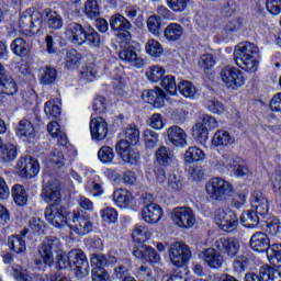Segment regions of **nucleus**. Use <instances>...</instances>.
I'll return each mask as SVG.
<instances>
[{
  "label": "nucleus",
  "mask_w": 281,
  "mask_h": 281,
  "mask_svg": "<svg viewBox=\"0 0 281 281\" xmlns=\"http://www.w3.org/2000/svg\"><path fill=\"white\" fill-rule=\"evenodd\" d=\"M168 186L172 192H181L186 188V182H183V177L170 173Z\"/></svg>",
  "instance_id": "nucleus-54"
},
{
  "label": "nucleus",
  "mask_w": 281,
  "mask_h": 281,
  "mask_svg": "<svg viewBox=\"0 0 281 281\" xmlns=\"http://www.w3.org/2000/svg\"><path fill=\"white\" fill-rule=\"evenodd\" d=\"M231 198V205L232 207H235V210H240V207L245 206V203H247V193L245 192H235L233 190Z\"/></svg>",
  "instance_id": "nucleus-56"
},
{
  "label": "nucleus",
  "mask_w": 281,
  "mask_h": 281,
  "mask_svg": "<svg viewBox=\"0 0 281 281\" xmlns=\"http://www.w3.org/2000/svg\"><path fill=\"white\" fill-rule=\"evenodd\" d=\"M205 191L212 201H227L234 192V186L221 177H214L206 183Z\"/></svg>",
  "instance_id": "nucleus-7"
},
{
  "label": "nucleus",
  "mask_w": 281,
  "mask_h": 281,
  "mask_svg": "<svg viewBox=\"0 0 281 281\" xmlns=\"http://www.w3.org/2000/svg\"><path fill=\"white\" fill-rule=\"evenodd\" d=\"M109 21L110 29L119 41H131V38H133V34H131L133 24L126 16L120 13H114L110 16Z\"/></svg>",
  "instance_id": "nucleus-11"
},
{
  "label": "nucleus",
  "mask_w": 281,
  "mask_h": 281,
  "mask_svg": "<svg viewBox=\"0 0 281 281\" xmlns=\"http://www.w3.org/2000/svg\"><path fill=\"white\" fill-rule=\"evenodd\" d=\"M41 30H43V25H46L49 30H60L63 25H65L63 16L50 8L44 9L43 12H41Z\"/></svg>",
  "instance_id": "nucleus-26"
},
{
  "label": "nucleus",
  "mask_w": 281,
  "mask_h": 281,
  "mask_svg": "<svg viewBox=\"0 0 281 281\" xmlns=\"http://www.w3.org/2000/svg\"><path fill=\"white\" fill-rule=\"evenodd\" d=\"M142 218L148 225H155L161 221L164 209L155 202L145 205L140 212Z\"/></svg>",
  "instance_id": "nucleus-28"
},
{
  "label": "nucleus",
  "mask_w": 281,
  "mask_h": 281,
  "mask_svg": "<svg viewBox=\"0 0 281 281\" xmlns=\"http://www.w3.org/2000/svg\"><path fill=\"white\" fill-rule=\"evenodd\" d=\"M267 258L274 269H281V244H272Z\"/></svg>",
  "instance_id": "nucleus-47"
},
{
  "label": "nucleus",
  "mask_w": 281,
  "mask_h": 281,
  "mask_svg": "<svg viewBox=\"0 0 281 281\" xmlns=\"http://www.w3.org/2000/svg\"><path fill=\"white\" fill-rule=\"evenodd\" d=\"M250 259L247 256H239L235 259L233 262V268L237 273H243L244 271H247L249 269Z\"/></svg>",
  "instance_id": "nucleus-58"
},
{
  "label": "nucleus",
  "mask_w": 281,
  "mask_h": 281,
  "mask_svg": "<svg viewBox=\"0 0 281 281\" xmlns=\"http://www.w3.org/2000/svg\"><path fill=\"white\" fill-rule=\"evenodd\" d=\"M102 0H87L85 3L83 13L87 16V19H90V21H93L100 16L102 9L100 8V2Z\"/></svg>",
  "instance_id": "nucleus-43"
},
{
  "label": "nucleus",
  "mask_w": 281,
  "mask_h": 281,
  "mask_svg": "<svg viewBox=\"0 0 281 281\" xmlns=\"http://www.w3.org/2000/svg\"><path fill=\"white\" fill-rule=\"evenodd\" d=\"M215 222L222 232H234L238 227V215L229 207L218 209Z\"/></svg>",
  "instance_id": "nucleus-17"
},
{
  "label": "nucleus",
  "mask_w": 281,
  "mask_h": 281,
  "mask_svg": "<svg viewBox=\"0 0 281 281\" xmlns=\"http://www.w3.org/2000/svg\"><path fill=\"white\" fill-rule=\"evenodd\" d=\"M112 199L119 207H126L131 205L133 195L126 189H116L112 194Z\"/></svg>",
  "instance_id": "nucleus-41"
},
{
  "label": "nucleus",
  "mask_w": 281,
  "mask_h": 281,
  "mask_svg": "<svg viewBox=\"0 0 281 281\" xmlns=\"http://www.w3.org/2000/svg\"><path fill=\"white\" fill-rule=\"evenodd\" d=\"M168 256L171 265L177 269H181L188 267L190 260H192V250L183 241H173L168 248Z\"/></svg>",
  "instance_id": "nucleus-9"
},
{
  "label": "nucleus",
  "mask_w": 281,
  "mask_h": 281,
  "mask_svg": "<svg viewBox=\"0 0 281 281\" xmlns=\"http://www.w3.org/2000/svg\"><path fill=\"white\" fill-rule=\"evenodd\" d=\"M166 3L172 12H186L190 0H166Z\"/></svg>",
  "instance_id": "nucleus-61"
},
{
  "label": "nucleus",
  "mask_w": 281,
  "mask_h": 281,
  "mask_svg": "<svg viewBox=\"0 0 281 281\" xmlns=\"http://www.w3.org/2000/svg\"><path fill=\"white\" fill-rule=\"evenodd\" d=\"M65 34L74 45H88L91 49L102 47V35L91 24L71 22L66 26Z\"/></svg>",
  "instance_id": "nucleus-4"
},
{
  "label": "nucleus",
  "mask_w": 281,
  "mask_h": 281,
  "mask_svg": "<svg viewBox=\"0 0 281 281\" xmlns=\"http://www.w3.org/2000/svg\"><path fill=\"white\" fill-rule=\"evenodd\" d=\"M60 54L65 56L66 69H78L80 63L85 60V54L78 52L76 48H63Z\"/></svg>",
  "instance_id": "nucleus-30"
},
{
  "label": "nucleus",
  "mask_w": 281,
  "mask_h": 281,
  "mask_svg": "<svg viewBox=\"0 0 281 281\" xmlns=\"http://www.w3.org/2000/svg\"><path fill=\"white\" fill-rule=\"evenodd\" d=\"M215 247L220 254L228 256V258H236L240 251V241L236 237H222L215 241Z\"/></svg>",
  "instance_id": "nucleus-22"
},
{
  "label": "nucleus",
  "mask_w": 281,
  "mask_h": 281,
  "mask_svg": "<svg viewBox=\"0 0 281 281\" xmlns=\"http://www.w3.org/2000/svg\"><path fill=\"white\" fill-rule=\"evenodd\" d=\"M276 273L281 276V272L269 265H263L259 269V274L255 272H248L245 276V281H273L276 280Z\"/></svg>",
  "instance_id": "nucleus-29"
},
{
  "label": "nucleus",
  "mask_w": 281,
  "mask_h": 281,
  "mask_svg": "<svg viewBox=\"0 0 281 281\" xmlns=\"http://www.w3.org/2000/svg\"><path fill=\"white\" fill-rule=\"evenodd\" d=\"M243 18H236L228 21L224 26V31L226 34H234L235 32H238V30L243 27Z\"/></svg>",
  "instance_id": "nucleus-63"
},
{
  "label": "nucleus",
  "mask_w": 281,
  "mask_h": 281,
  "mask_svg": "<svg viewBox=\"0 0 281 281\" xmlns=\"http://www.w3.org/2000/svg\"><path fill=\"white\" fill-rule=\"evenodd\" d=\"M171 221L181 229H190L196 223L194 211L190 206L175 207L171 212Z\"/></svg>",
  "instance_id": "nucleus-16"
},
{
  "label": "nucleus",
  "mask_w": 281,
  "mask_h": 281,
  "mask_svg": "<svg viewBox=\"0 0 281 281\" xmlns=\"http://www.w3.org/2000/svg\"><path fill=\"white\" fill-rule=\"evenodd\" d=\"M266 10L272 16H278L281 12V1L280 0H266Z\"/></svg>",
  "instance_id": "nucleus-64"
},
{
  "label": "nucleus",
  "mask_w": 281,
  "mask_h": 281,
  "mask_svg": "<svg viewBox=\"0 0 281 281\" xmlns=\"http://www.w3.org/2000/svg\"><path fill=\"white\" fill-rule=\"evenodd\" d=\"M131 269H133V260L131 258H124L121 262L114 268L113 277L116 280H126L131 277Z\"/></svg>",
  "instance_id": "nucleus-38"
},
{
  "label": "nucleus",
  "mask_w": 281,
  "mask_h": 281,
  "mask_svg": "<svg viewBox=\"0 0 281 281\" xmlns=\"http://www.w3.org/2000/svg\"><path fill=\"white\" fill-rule=\"evenodd\" d=\"M11 194L18 207H25V205H27L30 194H27L25 187L22 184H14L11 189Z\"/></svg>",
  "instance_id": "nucleus-39"
},
{
  "label": "nucleus",
  "mask_w": 281,
  "mask_h": 281,
  "mask_svg": "<svg viewBox=\"0 0 281 281\" xmlns=\"http://www.w3.org/2000/svg\"><path fill=\"white\" fill-rule=\"evenodd\" d=\"M16 172L21 179H34L41 172V162L30 155L23 156L16 162Z\"/></svg>",
  "instance_id": "nucleus-14"
},
{
  "label": "nucleus",
  "mask_w": 281,
  "mask_h": 281,
  "mask_svg": "<svg viewBox=\"0 0 281 281\" xmlns=\"http://www.w3.org/2000/svg\"><path fill=\"white\" fill-rule=\"evenodd\" d=\"M191 135L198 144H207V139H210V132L207 131V127H204L201 123H195L192 127Z\"/></svg>",
  "instance_id": "nucleus-45"
},
{
  "label": "nucleus",
  "mask_w": 281,
  "mask_h": 281,
  "mask_svg": "<svg viewBox=\"0 0 281 281\" xmlns=\"http://www.w3.org/2000/svg\"><path fill=\"white\" fill-rule=\"evenodd\" d=\"M164 24L161 23V16H158L157 14L150 15L147 19V30L153 34V36H156V38H161L164 34Z\"/></svg>",
  "instance_id": "nucleus-40"
},
{
  "label": "nucleus",
  "mask_w": 281,
  "mask_h": 281,
  "mask_svg": "<svg viewBox=\"0 0 281 281\" xmlns=\"http://www.w3.org/2000/svg\"><path fill=\"white\" fill-rule=\"evenodd\" d=\"M231 167L236 177H247V173L249 172V166H247V160L243 159L241 157L234 158Z\"/></svg>",
  "instance_id": "nucleus-52"
},
{
  "label": "nucleus",
  "mask_w": 281,
  "mask_h": 281,
  "mask_svg": "<svg viewBox=\"0 0 281 281\" xmlns=\"http://www.w3.org/2000/svg\"><path fill=\"white\" fill-rule=\"evenodd\" d=\"M0 153L4 161H14L19 155V147L12 143L2 142Z\"/></svg>",
  "instance_id": "nucleus-48"
},
{
  "label": "nucleus",
  "mask_w": 281,
  "mask_h": 281,
  "mask_svg": "<svg viewBox=\"0 0 281 281\" xmlns=\"http://www.w3.org/2000/svg\"><path fill=\"white\" fill-rule=\"evenodd\" d=\"M90 265L92 267L91 278L92 281H109V271H106V256L104 255H92L90 258Z\"/></svg>",
  "instance_id": "nucleus-19"
},
{
  "label": "nucleus",
  "mask_w": 281,
  "mask_h": 281,
  "mask_svg": "<svg viewBox=\"0 0 281 281\" xmlns=\"http://www.w3.org/2000/svg\"><path fill=\"white\" fill-rule=\"evenodd\" d=\"M206 109L213 115H223L225 113V104L218 101V99H210L206 101Z\"/></svg>",
  "instance_id": "nucleus-57"
},
{
  "label": "nucleus",
  "mask_w": 281,
  "mask_h": 281,
  "mask_svg": "<svg viewBox=\"0 0 281 281\" xmlns=\"http://www.w3.org/2000/svg\"><path fill=\"white\" fill-rule=\"evenodd\" d=\"M145 52L148 54V56H151V58H161L164 54V46L161 43H159V41L150 38L145 45Z\"/></svg>",
  "instance_id": "nucleus-49"
},
{
  "label": "nucleus",
  "mask_w": 281,
  "mask_h": 281,
  "mask_svg": "<svg viewBox=\"0 0 281 281\" xmlns=\"http://www.w3.org/2000/svg\"><path fill=\"white\" fill-rule=\"evenodd\" d=\"M11 52L14 56L27 60L32 56V46L23 37H16L11 42Z\"/></svg>",
  "instance_id": "nucleus-31"
},
{
  "label": "nucleus",
  "mask_w": 281,
  "mask_h": 281,
  "mask_svg": "<svg viewBox=\"0 0 281 281\" xmlns=\"http://www.w3.org/2000/svg\"><path fill=\"white\" fill-rule=\"evenodd\" d=\"M260 54V48L256 44L250 42H245L235 46L233 57L235 65L246 71V74H256L258 67H260V60L258 56Z\"/></svg>",
  "instance_id": "nucleus-6"
},
{
  "label": "nucleus",
  "mask_w": 281,
  "mask_h": 281,
  "mask_svg": "<svg viewBox=\"0 0 281 281\" xmlns=\"http://www.w3.org/2000/svg\"><path fill=\"white\" fill-rule=\"evenodd\" d=\"M98 159L101 164H112L115 159V153L111 146H103L98 151Z\"/></svg>",
  "instance_id": "nucleus-53"
},
{
  "label": "nucleus",
  "mask_w": 281,
  "mask_h": 281,
  "mask_svg": "<svg viewBox=\"0 0 281 281\" xmlns=\"http://www.w3.org/2000/svg\"><path fill=\"white\" fill-rule=\"evenodd\" d=\"M132 254L134 258H137V260L149 262V265H157V262L161 260V255H159L153 246H135Z\"/></svg>",
  "instance_id": "nucleus-25"
},
{
  "label": "nucleus",
  "mask_w": 281,
  "mask_h": 281,
  "mask_svg": "<svg viewBox=\"0 0 281 281\" xmlns=\"http://www.w3.org/2000/svg\"><path fill=\"white\" fill-rule=\"evenodd\" d=\"M58 78V70L54 66H45L44 74L42 75L40 82L44 87L54 85Z\"/></svg>",
  "instance_id": "nucleus-51"
},
{
  "label": "nucleus",
  "mask_w": 281,
  "mask_h": 281,
  "mask_svg": "<svg viewBox=\"0 0 281 281\" xmlns=\"http://www.w3.org/2000/svg\"><path fill=\"white\" fill-rule=\"evenodd\" d=\"M30 234V228H24L20 234H13L8 237L7 245L15 256H23L27 251V245L25 244V236Z\"/></svg>",
  "instance_id": "nucleus-24"
},
{
  "label": "nucleus",
  "mask_w": 281,
  "mask_h": 281,
  "mask_svg": "<svg viewBox=\"0 0 281 281\" xmlns=\"http://www.w3.org/2000/svg\"><path fill=\"white\" fill-rule=\"evenodd\" d=\"M47 229V224L40 217H32L29 222V231L32 232L33 236H38L40 238L46 236Z\"/></svg>",
  "instance_id": "nucleus-42"
},
{
  "label": "nucleus",
  "mask_w": 281,
  "mask_h": 281,
  "mask_svg": "<svg viewBox=\"0 0 281 281\" xmlns=\"http://www.w3.org/2000/svg\"><path fill=\"white\" fill-rule=\"evenodd\" d=\"M11 276H13L14 280L16 281H30V274L23 267L19 265H13L10 268Z\"/></svg>",
  "instance_id": "nucleus-59"
},
{
  "label": "nucleus",
  "mask_w": 281,
  "mask_h": 281,
  "mask_svg": "<svg viewBox=\"0 0 281 281\" xmlns=\"http://www.w3.org/2000/svg\"><path fill=\"white\" fill-rule=\"evenodd\" d=\"M250 249L257 254H269L271 249V239L265 232H257L250 237Z\"/></svg>",
  "instance_id": "nucleus-27"
},
{
  "label": "nucleus",
  "mask_w": 281,
  "mask_h": 281,
  "mask_svg": "<svg viewBox=\"0 0 281 281\" xmlns=\"http://www.w3.org/2000/svg\"><path fill=\"white\" fill-rule=\"evenodd\" d=\"M125 138H121L115 145V151L124 164L137 166L139 164V151L133 150V146L139 143V128L136 124H130L124 131Z\"/></svg>",
  "instance_id": "nucleus-5"
},
{
  "label": "nucleus",
  "mask_w": 281,
  "mask_h": 281,
  "mask_svg": "<svg viewBox=\"0 0 281 281\" xmlns=\"http://www.w3.org/2000/svg\"><path fill=\"white\" fill-rule=\"evenodd\" d=\"M137 45L139 44L133 41V38L121 40V50L119 52V58L124 60V63H133V66L136 69H142L144 65H146V61L137 55V52H139Z\"/></svg>",
  "instance_id": "nucleus-10"
},
{
  "label": "nucleus",
  "mask_w": 281,
  "mask_h": 281,
  "mask_svg": "<svg viewBox=\"0 0 281 281\" xmlns=\"http://www.w3.org/2000/svg\"><path fill=\"white\" fill-rule=\"evenodd\" d=\"M165 140L168 146H173V148H186L188 146V134L179 125H172L167 130Z\"/></svg>",
  "instance_id": "nucleus-20"
},
{
  "label": "nucleus",
  "mask_w": 281,
  "mask_h": 281,
  "mask_svg": "<svg viewBox=\"0 0 281 281\" xmlns=\"http://www.w3.org/2000/svg\"><path fill=\"white\" fill-rule=\"evenodd\" d=\"M151 236L153 233H150L148 226L144 224H136L132 232V239L136 243V247H140L144 243H148Z\"/></svg>",
  "instance_id": "nucleus-37"
},
{
  "label": "nucleus",
  "mask_w": 281,
  "mask_h": 281,
  "mask_svg": "<svg viewBox=\"0 0 281 281\" xmlns=\"http://www.w3.org/2000/svg\"><path fill=\"white\" fill-rule=\"evenodd\" d=\"M41 11L29 8L20 14L19 27L22 32H41Z\"/></svg>",
  "instance_id": "nucleus-15"
},
{
  "label": "nucleus",
  "mask_w": 281,
  "mask_h": 281,
  "mask_svg": "<svg viewBox=\"0 0 281 281\" xmlns=\"http://www.w3.org/2000/svg\"><path fill=\"white\" fill-rule=\"evenodd\" d=\"M155 157L158 166H162V168H170L175 162V151L166 146H160L156 150Z\"/></svg>",
  "instance_id": "nucleus-35"
},
{
  "label": "nucleus",
  "mask_w": 281,
  "mask_h": 281,
  "mask_svg": "<svg viewBox=\"0 0 281 281\" xmlns=\"http://www.w3.org/2000/svg\"><path fill=\"white\" fill-rule=\"evenodd\" d=\"M15 136L24 144H34L36 142V128L32 121L27 119L21 120L15 127Z\"/></svg>",
  "instance_id": "nucleus-21"
},
{
  "label": "nucleus",
  "mask_w": 281,
  "mask_h": 281,
  "mask_svg": "<svg viewBox=\"0 0 281 281\" xmlns=\"http://www.w3.org/2000/svg\"><path fill=\"white\" fill-rule=\"evenodd\" d=\"M166 69L161 66H150L149 69L146 71V78L149 80V82H159L160 81V87L165 76Z\"/></svg>",
  "instance_id": "nucleus-50"
},
{
  "label": "nucleus",
  "mask_w": 281,
  "mask_h": 281,
  "mask_svg": "<svg viewBox=\"0 0 281 281\" xmlns=\"http://www.w3.org/2000/svg\"><path fill=\"white\" fill-rule=\"evenodd\" d=\"M100 214L104 223H117V210H115L114 207H105L101 210Z\"/></svg>",
  "instance_id": "nucleus-60"
},
{
  "label": "nucleus",
  "mask_w": 281,
  "mask_h": 281,
  "mask_svg": "<svg viewBox=\"0 0 281 281\" xmlns=\"http://www.w3.org/2000/svg\"><path fill=\"white\" fill-rule=\"evenodd\" d=\"M202 259L210 269H221L223 267V256L214 248H206L202 251Z\"/></svg>",
  "instance_id": "nucleus-34"
},
{
  "label": "nucleus",
  "mask_w": 281,
  "mask_h": 281,
  "mask_svg": "<svg viewBox=\"0 0 281 281\" xmlns=\"http://www.w3.org/2000/svg\"><path fill=\"white\" fill-rule=\"evenodd\" d=\"M70 269L75 271L77 278L89 276V259L82 249L74 248L68 252Z\"/></svg>",
  "instance_id": "nucleus-13"
},
{
  "label": "nucleus",
  "mask_w": 281,
  "mask_h": 281,
  "mask_svg": "<svg viewBox=\"0 0 281 281\" xmlns=\"http://www.w3.org/2000/svg\"><path fill=\"white\" fill-rule=\"evenodd\" d=\"M161 88L169 95H177V91H179L183 98H194V95H196V87H194V83L182 80L177 86V79L172 75H167V77L162 79Z\"/></svg>",
  "instance_id": "nucleus-8"
},
{
  "label": "nucleus",
  "mask_w": 281,
  "mask_h": 281,
  "mask_svg": "<svg viewBox=\"0 0 281 281\" xmlns=\"http://www.w3.org/2000/svg\"><path fill=\"white\" fill-rule=\"evenodd\" d=\"M235 139L232 137L229 132L224 130H218L212 138V146H232L234 144Z\"/></svg>",
  "instance_id": "nucleus-44"
},
{
  "label": "nucleus",
  "mask_w": 281,
  "mask_h": 281,
  "mask_svg": "<svg viewBox=\"0 0 281 281\" xmlns=\"http://www.w3.org/2000/svg\"><path fill=\"white\" fill-rule=\"evenodd\" d=\"M42 199L45 203H53L58 210L59 207H66L60 205L63 201V186L58 181L50 180L42 189Z\"/></svg>",
  "instance_id": "nucleus-18"
},
{
  "label": "nucleus",
  "mask_w": 281,
  "mask_h": 281,
  "mask_svg": "<svg viewBox=\"0 0 281 281\" xmlns=\"http://www.w3.org/2000/svg\"><path fill=\"white\" fill-rule=\"evenodd\" d=\"M44 214L46 221L57 229L67 225L71 232L79 236H87V234L93 232V222H91V216L86 212H71L69 207L57 209L56 205H48Z\"/></svg>",
  "instance_id": "nucleus-2"
},
{
  "label": "nucleus",
  "mask_w": 281,
  "mask_h": 281,
  "mask_svg": "<svg viewBox=\"0 0 281 281\" xmlns=\"http://www.w3.org/2000/svg\"><path fill=\"white\" fill-rule=\"evenodd\" d=\"M220 76L225 87L232 91H237L245 85V72L234 66L227 65L222 68Z\"/></svg>",
  "instance_id": "nucleus-12"
},
{
  "label": "nucleus",
  "mask_w": 281,
  "mask_h": 281,
  "mask_svg": "<svg viewBox=\"0 0 281 281\" xmlns=\"http://www.w3.org/2000/svg\"><path fill=\"white\" fill-rule=\"evenodd\" d=\"M205 159V151L203 149L191 146L184 154L186 164H196L199 161H203Z\"/></svg>",
  "instance_id": "nucleus-46"
},
{
  "label": "nucleus",
  "mask_w": 281,
  "mask_h": 281,
  "mask_svg": "<svg viewBox=\"0 0 281 281\" xmlns=\"http://www.w3.org/2000/svg\"><path fill=\"white\" fill-rule=\"evenodd\" d=\"M162 36L169 43H177L183 36V26L179 23L171 22L162 31Z\"/></svg>",
  "instance_id": "nucleus-36"
},
{
  "label": "nucleus",
  "mask_w": 281,
  "mask_h": 281,
  "mask_svg": "<svg viewBox=\"0 0 281 281\" xmlns=\"http://www.w3.org/2000/svg\"><path fill=\"white\" fill-rule=\"evenodd\" d=\"M101 121H91L90 122V134L91 138L94 142H102L105 139L106 135H109V124L106 121H102V117H100Z\"/></svg>",
  "instance_id": "nucleus-33"
},
{
  "label": "nucleus",
  "mask_w": 281,
  "mask_h": 281,
  "mask_svg": "<svg viewBox=\"0 0 281 281\" xmlns=\"http://www.w3.org/2000/svg\"><path fill=\"white\" fill-rule=\"evenodd\" d=\"M199 124H202V126L206 128L210 133V131H214V128H217L218 121H216V117L210 114H203Z\"/></svg>",
  "instance_id": "nucleus-62"
},
{
  "label": "nucleus",
  "mask_w": 281,
  "mask_h": 281,
  "mask_svg": "<svg viewBox=\"0 0 281 281\" xmlns=\"http://www.w3.org/2000/svg\"><path fill=\"white\" fill-rule=\"evenodd\" d=\"M0 91L3 95H16L19 93V85L16 80L8 72L0 74Z\"/></svg>",
  "instance_id": "nucleus-32"
},
{
  "label": "nucleus",
  "mask_w": 281,
  "mask_h": 281,
  "mask_svg": "<svg viewBox=\"0 0 281 281\" xmlns=\"http://www.w3.org/2000/svg\"><path fill=\"white\" fill-rule=\"evenodd\" d=\"M250 201L252 209L241 214L240 225L246 229L259 227L267 236H278L280 234V220L269 217V200L265 198L262 191H255Z\"/></svg>",
  "instance_id": "nucleus-1"
},
{
  "label": "nucleus",
  "mask_w": 281,
  "mask_h": 281,
  "mask_svg": "<svg viewBox=\"0 0 281 281\" xmlns=\"http://www.w3.org/2000/svg\"><path fill=\"white\" fill-rule=\"evenodd\" d=\"M60 239L54 235L45 237L40 245L37 251L40 259L35 261L36 267L44 265L45 267H54L57 271H65L71 269L69 261V252L63 250Z\"/></svg>",
  "instance_id": "nucleus-3"
},
{
  "label": "nucleus",
  "mask_w": 281,
  "mask_h": 281,
  "mask_svg": "<svg viewBox=\"0 0 281 281\" xmlns=\"http://www.w3.org/2000/svg\"><path fill=\"white\" fill-rule=\"evenodd\" d=\"M44 113L47 115V117L53 120H58L60 117V106L56 105V103L52 100H48L44 104Z\"/></svg>",
  "instance_id": "nucleus-55"
},
{
  "label": "nucleus",
  "mask_w": 281,
  "mask_h": 281,
  "mask_svg": "<svg viewBox=\"0 0 281 281\" xmlns=\"http://www.w3.org/2000/svg\"><path fill=\"white\" fill-rule=\"evenodd\" d=\"M166 92L164 89L155 86L154 89L145 90L142 93V99L154 109H164L166 106Z\"/></svg>",
  "instance_id": "nucleus-23"
}]
</instances>
